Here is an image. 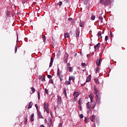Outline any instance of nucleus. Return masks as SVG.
<instances>
[{
  "instance_id": "1",
  "label": "nucleus",
  "mask_w": 127,
  "mask_h": 127,
  "mask_svg": "<svg viewBox=\"0 0 127 127\" xmlns=\"http://www.w3.org/2000/svg\"><path fill=\"white\" fill-rule=\"evenodd\" d=\"M95 92V98H99L101 96L100 95V92H99V91H98V89H97V88L95 87H94V90Z\"/></svg>"
},
{
  "instance_id": "2",
  "label": "nucleus",
  "mask_w": 127,
  "mask_h": 127,
  "mask_svg": "<svg viewBox=\"0 0 127 127\" xmlns=\"http://www.w3.org/2000/svg\"><path fill=\"white\" fill-rule=\"evenodd\" d=\"M100 3H101V4H104V5H107L109 4V0H101L100 1Z\"/></svg>"
},
{
  "instance_id": "3",
  "label": "nucleus",
  "mask_w": 127,
  "mask_h": 127,
  "mask_svg": "<svg viewBox=\"0 0 127 127\" xmlns=\"http://www.w3.org/2000/svg\"><path fill=\"white\" fill-rule=\"evenodd\" d=\"M44 108L45 109V111H46L47 114H49V109L48 108V104L44 103Z\"/></svg>"
},
{
  "instance_id": "4",
  "label": "nucleus",
  "mask_w": 127,
  "mask_h": 127,
  "mask_svg": "<svg viewBox=\"0 0 127 127\" xmlns=\"http://www.w3.org/2000/svg\"><path fill=\"white\" fill-rule=\"evenodd\" d=\"M96 103L97 104H98L99 105H101V97H95Z\"/></svg>"
},
{
  "instance_id": "5",
  "label": "nucleus",
  "mask_w": 127,
  "mask_h": 127,
  "mask_svg": "<svg viewBox=\"0 0 127 127\" xmlns=\"http://www.w3.org/2000/svg\"><path fill=\"white\" fill-rule=\"evenodd\" d=\"M8 27H9L8 23H5L4 24V26H3V29H4L5 30H7V29H8Z\"/></svg>"
},
{
  "instance_id": "6",
  "label": "nucleus",
  "mask_w": 127,
  "mask_h": 127,
  "mask_svg": "<svg viewBox=\"0 0 127 127\" xmlns=\"http://www.w3.org/2000/svg\"><path fill=\"white\" fill-rule=\"evenodd\" d=\"M101 61H102V60H101V59H97L96 60V64L97 66H100V65L101 64Z\"/></svg>"
},
{
  "instance_id": "7",
  "label": "nucleus",
  "mask_w": 127,
  "mask_h": 127,
  "mask_svg": "<svg viewBox=\"0 0 127 127\" xmlns=\"http://www.w3.org/2000/svg\"><path fill=\"white\" fill-rule=\"evenodd\" d=\"M57 100H58V101H57L58 105H61V96H59Z\"/></svg>"
},
{
  "instance_id": "8",
  "label": "nucleus",
  "mask_w": 127,
  "mask_h": 127,
  "mask_svg": "<svg viewBox=\"0 0 127 127\" xmlns=\"http://www.w3.org/2000/svg\"><path fill=\"white\" fill-rule=\"evenodd\" d=\"M91 106H92L91 104V102H87L86 104L87 109H88V110H90V109H91Z\"/></svg>"
},
{
  "instance_id": "9",
  "label": "nucleus",
  "mask_w": 127,
  "mask_h": 127,
  "mask_svg": "<svg viewBox=\"0 0 127 127\" xmlns=\"http://www.w3.org/2000/svg\"><path fill=\"white\" fill-rule=\"evenodd\" d=\"M83 104H84V100H83L82 98H80L78 100V104L79 105V106H81V105H83Z\"/></svg>"
},
{
  "instance_id": "10",
  "label": "nucleus",
  "mask_w": 127,
  "mask_h": 127,
  "mask_svg": "<svg viewBox=\"0 0 127 127\" xmlns=\"http://www.w3.org/2000/svg\"><path fill=\"white\" fill-rule=\"evenodd\" d=\"M100 45H101V44L99 43L96 46H94L95 51H97V50L99 49V47H100Z\"/></svg>"
},
{
  "instance_id": "11",
  "label": "nucleus",
  "mask_w": 127,
  "mask_h": 127,
  "mask_svg": "<svg viewBox=\"0 0 127 127\" xmlns=\"http://www.w3.org/2000/svg\"><path fill=\"white\" fill-rule=\"evenodd\" d=\"M95 119H96V116L92 115L90 117V121H91V122H95Z\"/></svg>"
},
{
  "instance_id": "12",
  "label": "nucleus",
  "mask_w": 127,
  "mask_h": 127,
  "mask_svg": "<svg viewBox=\"0 0 127 127\" xmlns=\"http://www.w3.org/2000/svg\"><path fill=\"white\" fill-rule=\"evenodd\" d=\"M32 106H33V102H30L29 103V105H28V109H31V108H32Z\"/></svg>"
},
{
  "instance_id": "13",
  "label": "nucleus",
  "mask_w": 127,
  "mask_h": 127,
  "mask_svg": "<svg viewBox=\"0 0 127 127\" xmlns=\"http://www.w3.org/2000/svg\"><path fill=\"white\" fill-rule=\"evenodd\" d=\"M37 113H38V116L39 118L40 119H43V116H42V115H41V114L40 113V112H39V111H38Z\"/></svg>"
},
{
  "instance_id": "14",
  "label": "nucleus",
  "mask_w": 127,
  "mask_h": 127,
  "mask_svg": "<svg viewBox=\"0 0 127 127\" xmlns=\"http://www.w3.org/2000/svg\"><path fill=\"white\" fill-rule=\"evenodd\" d=\"M79 35H80V30L76 29V37H79Z\"/></svg>"
},
{
  "instance_id": "15",
  "label": "nucleus",
  "mask_w": 127,
  "mask_h": 127,
  "mask_svg": "<svg viewBox=\"0 0 127 127\" xmlns=\"http://www.w3.org/2000/svg\"><path fill=\"white\" fill-rule=\"evenodd\" d=\"M65 38H69L70 37V34H69V33H66L64 34Z\"/></svg>"
},
{
  "instance_id": "16",
  "label": "nucleus",
  "mask_w": 127,
  "mask_h": 127,
  "mask_svg": "<svg viewBox=\"0 0 127 127\" xmlns=\"http://www.w3.org/2000/svg\"><path fill=\"white\" fill-rule=\"evenodd\" d=\"M63 94H64V96L66 98H67V92L66 91V88H65V87H64V92H63Z\"/></svg>"
},
{
  "instance_id": "17",
  "label": "nucleus",
  "mask_w": 127,
  "mask_h": 127,
  "mask_svg": "<svg viewBox=\"0 0 127 127\" xmlns=\"http://www.w3.org/2000/svg\"><path fill=\"white\" fill-rule=\"evenodd\" d=\"M84 24H85V22H84V21H80L79 26H80V27H83V26H84Z\"/></svg>"
},
{
  "instance_id": "18",
  "label": "nucleus",
  "mask_w": 127,
  "mask_h": 127,
  "mask_svg": "<svg viewBox=\"0 0 127 127\" xmlns=\"http://www.w3.org/2000/svg\"><path fill=\"white\" fill-rule=\"evenodd\" d=\"M73 96L74 98H78L79 96V93H78V92H76L75 91H74L73 93Z\"/></svg>"
},
{
  "instance_id": "19",
  "label": "nucleus",
  "mask_w": 127,
  "mask_h": 127,
  "mask_svg": "<svg viewBox=\"0 0 127 127\" xmlns=\"http://www.w3.org/2000/svg\"><path fill=\"white\" fill-rule=\"evenodd\" d=\"M54 60V59L53 58L51 59V62H50V63L49 67H52V65L53 64Z\"/></svg>"
},
{
  "instance_id": "20",
  "label": "nucleus",
  "mask_w": 127,
  "mask_h": 127,
  "mask_svg": "<svg viewBox=\"0 0 127 127\" xmlns=\"http://www.w3.org/2000/svg\"><path fill=\"white\" fill-rule=\"evenodd\" d=\"M89 98L90 99L91 102H92V100L93 99H94V95H93L92 94H90L89 95Z\"/></svg>"
},
{
  "instance_id": "21",
  "label": "nucleus",
  "mask_w": 127,
  "mask_h": 127,
  "mask_svg": "<svg viewBox=\"0 0 127 127\" xmlns=\"http://www.w3.org/2000/svg\"><path fill=\"white\" fill-rule=\"evenodd\" d=\"M69 81H71V80H75V77L74 76H69V79H68Z\"/></svg>"
},
{
  "instance_id": "22",
  "label": "nucleus",
  "mask_w": 127,
  "mask_h": 127,
  "mask_svg": "<svg viewBox=\"0 0 127 127\" xmlns=\"http://www.w3.org/2000/svg\"><path fill=\"white\" fill-rule=\"evenodd\" d=\"M34 117V114H33L31 115V118H30L31 122H33V121H34V119L33 118Z\"/></svg>"
},
{
  "instance_id": "23",
  "label": "nucleus",
  "mask_w": 127,
  "mask_h": 127,
  "mask_svg": "<svg viewBox=\"0 0 127 127\" xmlns=\"http://www.w3.org/2000/svg\"><path fill=\"white\" fill-rule=\"evenodd\" d=\"M91 81V75H89L86 80V82H90Z\"/></svg>"
},
{
  "instance_id": "24",
  "label": "nucleus",
  "mask_w": 127,
  "mask_h": 127,
  "mask_svg": "<svg viewBox=\"0 0 127 127\" xmlns=\"http://www.w3.org/2000/svg\"><path fill=\"white\" fill-rule=\"evenodd\" d=\"M68 53H66L64 55V60H65V61H67V60H68Z\"/></svg>"
},
{
  "instance_id": "25",
  "label": "nucleus",
  "mask_w": 127,
  "mask_h": 127,
  "mask_svg": "<svg viewBox=\"0 0 127 127\" xmlns=\"http://www.w3.org/2000/svg\"><path fill=\"white\" fill-rule=\"evenodd\" d=\"M99 19L100 21V22L102 23H103V17H102V16L101 15H100L99 17Z\"/></svg>"
},
{
  "instance_id": "26",
  "label": "nucleus",
  "mask_w": 127,
  "mask_h": 127,
  "mask_svg": "<svg viewBox=\"0 0 127 127\" xmlns=\"http://www.w3.org/2000/svg\"><path fill=\"white\" fill-rule=\"evenodd\" d=\"M64 84L65 85H70L71 84V82H70V80L69 81L66 80L65 81Z\"/></svg>"
},
{
  "instance_id": "27",
  "label": "nucleus",
  "mask_w": 127,
  "mask_h": 127,
  "mask_svg": "<svg viewBox=\"0 0 127 127\" xmlns=\"http://www.w3.org/2000/svg\"><path fill=\"white\" fill-rule=\"evenodd\" d=\"M69 72H73V67L69 66L68 67Z\"/></svg>"
},
{
  "instance_id": "28",
  "label": "nucleus",
  "mask_w": 127,
  "mask_h": 127,
  "mask_svg": "<svg viewBox=\"0 0 127 127\" xmlns=\"http://www.w3.org/2000/svg\"><path fill=\"white\" fill-rule=\"evenodd\" d=\"M95 18H96V17L95 16V15H92L91 17V19H92V20H95Z\"/></svg>"
},
{
  "instance_id": "29",
  "label": "nucleus",
  "mask_w": 127,
  "mask_h": 127,
  "mask_svg": "<svg viewBox=\"0 0 127 127\" xmlns=\"http://www.w3.org/2000/svg\"><path fill=\"white\" fill-rule=\"evenodd\" d=\"M94 80H95L96 83H97V84L100 83V81H99V79L98 78H95Z\"/></svg>"
},
{
  "instance_id": "30",
  "label": "nucleus",
  "mask_w": 127,
  "mask_h": 127,
  "mask_svg": "<svg viewBox=\"0 0 127 127\" xmlns=\"http://www.w3.org/2000/svg\"><path fill=\"white\" fill-rule=\"evenodd\" d=\"M37 95H38V99L39 100H40V93L39 92V91L37 92Z\"/></svg>"
},
{
  "instance_id": "31",
  "label": "nucleus",
  "mask_w": 127,
  "mask_h": 127,
  "mask_svg": "<svg viewBox=\"0 0 127 127\" xmlns=\"http://www.w3.org/2000/svg\"><path fill=\"white\" fill-rule=\"evenodd\" d=\"M58 76H59V78L60 79L61 81H62V77H61V76L60 75V72H59V74H58Z\"/></svg>"
},
{
  "instance_id": "32",
  "label": "nucleus",
  "mask_w": 127,
  "mask_h": 127,
  "mask_svg": "<svg viewBox=\"0 0 127 127\" xmlns=\"http://www.w3.org/2000/svg\"><path fill=\"white\" fill-rule=\"evenodd\" d=\"M28 116H26V119H25V122H24V124L25 125H26L27 124V118H28Z\"/></svg>"
},
{
  "instance_id": "33",
  "label": "nucleus",
  "mask_w": 127,
  "mask_h": 127,
  "mask_svg": "<svg viewBox=\"0 0 127 127\" xmlns=\"http://www.w3.org/2000/svg\"><path fill=\"white\" fill-rule=\"evenodd\" d=\"M31 90H32L33 93H34L35 92V88H34V87H31Z\"/></svg>"
},
{
  "instance_id": "34",
  "label": "nucleus",
  "mask_w": 127,
  "mask_h": 127,
  "mask_svg": "<svg viewBox=\"0 0 127 127\" xmlns=\"http://www.w3.org/2000/svg\"><path fill=\"white\" fill-rule=\"evenodd\" d=\"M98 34V37H100V36H101L102 35V32L101 31L99 32Z\"/></svg>"
},
{
  "instance_id": "35",
  "label": "nucleus",
  "mask_w": 127,
  "mask_h": 127,
  "mask_svg": "<svg viewBox=\"0 0 127 127\" xmlns=\"http://www.w3.org/2000/svg\"><path fill=\"white\" fill-rule=\"evenodd\" d=\"M43 40H44V43H45V41H46V39L45 36H43Z\"/></svg>"
},
{
  "instance_id": "36",
  "label": "nucleus",
  "mask_w": 127,
  "mask_h": 127,
  "mask_svg": "<svg viewBox=\"0 0 127 127\" xmlns=\"http://www.w3.org/2000/svg\"><path fill=\"white\" fill-rule=\"evenodd\" d=\"M95 73L97 74V73H98V71H99V68H98V67H96V68H95Z\"/></svg>"
},
{
  "instance_id": "37",
  "label": "nucleus",
  "mask_w": 127,
  "mask_h": 127,
  "mask_svg": "<svg viewBox=\"0 0 127 127\" xmlns=\"http://www.w3.org/2000/svg\"><path fill=\"white\" fill-rule=\"evenodd\" d=\"M108 38H109V37H108V36H105V41H107Z\"/></svg>"
},
{
  "instance_id": "38",
  "label": "nucleus",
  "mask_w": 127,
  "mask_h": 127,
  "mask_svg": "<svg viewBox=\"0 0 127 127\" xmlns=\"http://www.w3.org/2000/svg\"><path fill=\"white\" fill-rule=\"evenodd\" d=\"M35 107L36 108L37 112H38V105H37V104H35Z\"/></svg>"
},
{
  "instance_id": "39",
  "label": "nucleus",
  "mask_w": 127,
  "mask_h": 127,
  "mask_svg": "<svg viewBox=\"0 0 127 127\" xmlns=\"http://www.w3.org/2000/svg\"><path fill=\"white\" fill-rule=\"evenodd\" d=\"M58 5H62V1H60L59 3H58Z\"/></svg>"
},
{
  "instance_id": "40",
  "label": "nucleus",
  "mask_w": 127,
  "mask_h": 127,
  "mask_svg": "<svg viewBox=\"0 0 127 127\" xmlns=\"http://www.w3.org/2000/svg\"><path fill=\"white\" fill-rule=\"evenodd\" d=\"M17 51V46H16L15 47V53H16Z\"/></svg>"
},
{
  "instance_id": "41",
  "label": "nucleus",
  "mask_w": 127,
  "mask_h": 127,
  "mask_svg": "<svg viewBox=\"0 0 127 127\" xmlns=\"http://www.w3.org/2000/svg\"><path fill=\"white\" fill-rule=\"evenodd\" d=\"M84 122L85 123H88V119H87V117H85Z\"/></svg>"
},
{
  "instance_id": "42",
  "label": "nucleus",
  "mask_w": 127,
  "mask_h": 127,
  "mask_svg": "<svg viewBox=\"0 0 127 127\" xmlns=\"http://www.w3.org/2000/svg\"><path fill=\"white\" fill-rule=\"evenodd\" d=\"M114 2V0H109V3H112Z\"/></svg>"
},
{
  "instance_id": "43",
  "label": "nucleus",
  "mask_w": 127,
  "mask_h": 127,
  "mask_svg": "<svg viewBox=\"0 0 127 127\" xmlns=\"http://www.w3.org/2000/svg\"><path fill=\"white\" fill-rule=\"evenodd\" d=\"M68 20H69V21H71V22L73 21V19H72L71 18H69Z\"/></svg>"
},
{
  "instance_id": "44",
  "label": "nucleus",
  "mask_w": 127,
  "mask_h": 127,
  "mask_svg": "<svg viewBox=\"0 0 127 127\" xmlns=\"http://www.w3.org/2000/svg\"><path fill=\"white\" fill-rule=\"evenodd\" d=\"M45 92L46 94H48V90L47 89H45Z\"/></svg>"
},
{
  "instance_id": "45",
  "label": "nucleus",
  "mask_w": 127,
  "mask_h": 127,
  "mask_svg": "<svg viewBox=\"0 0 127 127\" xmlns=\"http://www.w3.org/2000/svg\"><path fill=\"white\" fill-rule=\"evenodd\" d=\"M80 119H83V118H84V116L83 115V114L80 115Z\"/></svg>"
},
{
  "instance_id": "46",
  "label": "nucleus",
  "mask_w": 127,
  "mask_h": 127,
  "mask_svg": "<svg viewBox=\"0 0 127 127\" xmlns=\"http://www.w3.org/2000/svg\"><path fill=\"white\" fill-rule=\"evenodd\" d=\"M59 72H60V69H59V68H58V72H57V74L59 75Z\"/></svg>"
},
{
  "instance_id": "47",
  "label": "nucleus",
  "mask_w": 127,
  "mask_h": 127,
  "mask_svg": "<svg viewBox=\"0 0 127 127\" xmlns=\"http://www.w3.org/2000/svg\"><path fill=\"white\" fill-rule=\"evenodd\" d=\"M96 103H95V104L94 105H92L93 107L92 109H94L95 108V107H96Z\"/></svg>"
},
{
  "instance_id": "48",
  "label": "nucleus",
  "mask_w": 127,
  "mask_h": 127,
  "mask_svg": "<svg viewBox=\"0 0 127 127\" xmlns=\"http://www.w3.org/2000/svg\"><path fill=\"white\" fill-rule=\"evenodd\" d=\"M81 65H82V66H87V65H86V64H85V63H82Z\"/></svg>"
},
{
  "instance_id": "49",
  "label": "nucleus",
  "mask_w": 127,
  "mask_h": 127,
  "mask_svg": "<svg viewBox=\"0 0 127 127\" xmlns=\"http://www.w3.org/2000/svg\"><path fill=\"white\" fill-rule=\"evenodd\" d=\"M51 77H52L51 75H48V78L49 79H50L51 78Z\"/></svg>"
},
{
  "instance_id": "50",
  "label": "nucleus",
  "mask_w": 127,
  "mask_h": 127,
  "mask_svg": "<svg viewBox=\"0 0 127 127\" xmlns=\"http://www.w3.org/2000/svg\"><path fill=\"white\" fill-rule=\"evenodd\" d=\"M76 97H74V99H73V103H75V102H76Z\"/></svg>"
},
{
  "instance_id": "51",
  "label": "nucleus",
  "mask_w": 127,
  "mask_h": 127,
  "mask_svg": "<svg viewBox=\"0 0 127 127\" xmlns=\"http://www.w3.org/2000/svg\"><path fill=\"white\" fill-rule=\"evenodd\" d=\"M59 127H62V123H60L59 124Z\"/></svg>"
},
{
  "instance_id": "52",
  "label": "nucleus",
  "mask_w": 127,
  "mask_h": 127,
  "mask_svg": "<svg viewBox=\"0 0 127 127\" xmlns=\"http://www.w3.org/2000/svg\"><path fill=\"white\" fill-rule=\"evenodd\" d=\"M110 35L111 37H114V35H113V34H112V31L110 32Z\"/></svg>"
},
{
  "instance_id": "53",
  "label": "nucleus",
  "mask_w": 127,
  "mask_h": 127,
  "mask_svg": "<svg viewBox=\"0 0 127 127\" xmlns=\"http://www.w3.org/2000/svg\"><path fill=\"white\" fill-rule=\"evenodd\" d=\"M40 127H45L44 125H40Z\"/></svg>"
},
{
  "instance_id": "54",
  "label": "nucleus",
  "mask_w": 127,
  "mask_h": 127,
  "mask_svg": "<svg viewBox=\"0 0 127 127\" xmlns=\"http://www.w3.org/2000/svg\"><path fill=\"white\" fill-rule=\"evenodd\" d=\"M42 81H45V78H43L42 79Z\"/></svg>"
},
{
  "instance_id": "55",
  "label": "nucleus",
  "mask_w": 127,
  "mask_h": 127,
  "mask_svg": "<svg viewBox=\"0 0 127 127\" xmlns=\"http://www.w3.org/2000/svg\"><path fill=\"white\" fill-rule=\"evenodd\" d=\"M39 78H40V79H42V76H39Z\"/></svg>"
},
{
  "instance_id": "56",
  "label": "nucleus",
  "mask_w": 127,
  "mask_h": 127,
  "mask_svg": "<svg viewBox=\"0 0 127 127\" xmlns=\"http://www.w3.org/2000/svg\"><path fill=\"white\" fill-rule=\"evenodd\" d=\"M79 109H80V110L82 109V106H81V105L79 106Z\"/></svg>"
},
{
  "instance_id": "57",
  "label": "nucleus",
  "mask_w": 127,
  "mask_h": 127,
  "mask_svg": "<svg viewBox=\"0 0 127 127\" xmlns=\"http://www.w3.org/2000/svg\"><path fill=\"white\" fill-rule=\"evenodd\" d=\"M51 83L52 84H53V81H52V80H51Z\"/></svg>"
},
{
  "instance_id": "58",
  "label": "nucleus",
  "mask_w": 127,
  "mask_h": 127,
  "mask_svg": "<svg viewBox=\"0 0 127 127\" xmlns=\"http://www.w3.org/2000/svg\"><path fill=\"white\" fill-rule=\"evenodd\" d=\"M45 122L46 123H46H47V121L46 120V119L45 120Z\"/></svg>"
},
{
  "instance_id": "59",
  "label": "nucleus",
  "mask_w": 127,
  "mask_h": 127,
  "mask_svg": "<svg viewBox=\"0 0 127 127\" xmlns=\"http://www.w3.org/2000/svg\"><path fill=\"white\" fill-rule=\"evenodd\" d=\"M54 108H55V110H56V107H54Z\"/></svg>"
},
{
  "instance_id": "60",
  "label": "nucleus",
  "mask_w": 127,
  "mask_h": 127,
  "mask_svg": "<svg viewBox=\"0 0 127 127\" xmlns=\"http://www.w3.org/2000/svg\"><path fill=\"white\" fill-rule=\"evenodd\" d=\"M96 122H97V123L98 124H99V122H98V121H96Z\"/></svg>"
},
{
  "instance_id": "61",
  "label": "nucleus",
  "mask_w": 127,
  "mask_h": 127,
  "mask_svg": "<svg viewBox=\"0 0 127 127\" xmlns=\"http://www.w3.org/2000/svg\"><path fill=\"white\" fill-rule=\"evenodd\" d=\"M82 86H84V85H85V84H81Z\"/></svg>"
}]
</instances>
